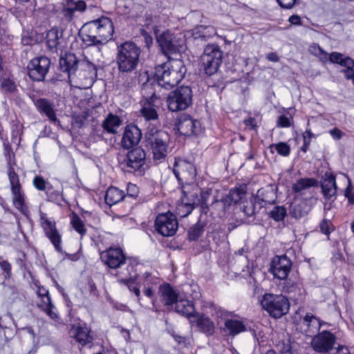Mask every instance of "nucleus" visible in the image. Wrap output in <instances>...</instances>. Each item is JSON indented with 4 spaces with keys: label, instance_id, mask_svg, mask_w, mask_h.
Listing matches in <instances>:
<instances>
[{
    "label": "nucleus",
    "instance_id": "1",
    "mask_svg": "<svg viewBox=\"0 0 354 354\" xmlns=\"http://www.w3.org/2000/svg\"><path fill=\"white\" fill-rule=\"evenodd\" d=\"M140 53V48L133 41H125L118 46L116 62L119 71L129 73L136 69Z\"/></svg>",
    "mask_w": 354,
    "mask_h": 354
},
{
    "label": "nucleus",
    "instance_id": "2",
    "mask_svg": "<svg viewBox=\"0 0 354 354\" xmlns=\"http://www.w3.org/2000/svg\"><path fill=\"white\" fill-rule=\"evenodd\" d=\"M174 67L167 70L165 69V65L156 67L157 86L165 88H167L166 86H170L171 88H174L175 86H176V88H189L188 86H178L186 73V68L183 62L179 59L176 60V67L177 68H174Z\"/></svg>",
    "mask_w": 354,
    "mask_h": 354
},
{
    "label": "nucleus",
    "instance_id": "3",
    "mask_svg": "<svg viewBox=\"0 0 354 354\" xmlns=\"http://www.w3.org/2000/svg\"><path fill=\"white\" fill-rule=\"evenodd\" d=\"M145 139L151 147L154 161L161 162L168 153L169 135L164 131L150 130L145 133Z\"/></svg>",
    "mask_w": 354,
    "mask_h": 354
},
{
    "label": "nucleus",
    "instance_id": "4",
    "mask_svg": "<svg viewBox=\"0 0 354 354\" xmlns=\"http://www.w3.org/2000/svg\"><path fill=\"white\" fill-rule=\"evenodd\" d=\"M263 309L274 318H280L287 314L290 308L288 299L282 295L266 293L260 301Z\"/></svg>",
    "mask_w": 354,
    "mask_h": 354
},
{
    "label": "nucleus",
    "instance_id": "5",
    "mask_svg": "<svg viewBox=\"0 0 354 354\" xmlns=\"http://www.w3.org/2000/svg\"><path fill=\"white\" fill-rule=\"evenodd\" d=\"M222 59L223 51L217 44L207 45L201 56L205 73L209 76L215 74L222 63Z\"/></svg>",
    "mask_w": 354,
    "mask_h": 354
},
{
    "label": "nucleus",
    "instance_id": "6",
    "mask_svg": "<svg viewBox=\"0 0 354 354\" xmlns=\"http://www.w3.org/2000/svg\"><path fill=\"white\" fill-rule=\"evenodd\" d=\"M81 60H79L76 55L71 53H66L59 58V68L67 74L68 83L74 88H91L92 84L82 87L77 84L76 73L77 72Z\"/></svg>",
    "mask_w": 354,
    "mask_h": 354
},
{
    "label": "nucleus",
    "instance_id": "7",
    "mask_svg": "<svg viewBox=\"0 0 354 354\" xmlns=\"http://www.w3.org/2000/svg\"><path fill=\"white\" fill-rule=\"evenodd\" d=\"M192 90H173L167 98L169 111L176 112L185 110L192 104Z\"/></svg>",
    "mask_w": 354,
    "mask_h": 354
},
{
    "label": "nucleus",
    "instance_id": "8",
    "mask_svg": "<svg viewBox=\"0 0 354 354\" xmlns=\"http://www.w3.org/2000/svg\"><path fill=\"white\" fill-rule=\"evenodd\" d=\"M173 172L179 182L191 184L195 181L196 167L192 162L180 158H175Z\"/></svg>",
    "mask_w": 354,
    "mask_h": 354
},
{
    "label": "nucleus",
    "instance_id": "9",
    "mask_svg": "<svg viewBox=\"0 0 354 354\" xmlns=\"http://www.w3.org/2000/svg\"><path fill=\"white\" fill-rule=\"evenodd\" d=\"M336 341L337 337L333 333L323 330L312 338L310 346L315 352L325 354L334 348Z\"/></svg>",
    "mask_w": 354,
    "mask_h": 354
},
{
    "label": "nucleus",
    "instance_id": "10",
    "mask_svg": "<svg viewBox=\"0 0 354 354\" xmlns=\"http://www.w3.org/2000/svg\"><path fill=\"white\" fill-rule=\"evenodd\" d=\"M178 227L176 217L172 213L159 214L155 221L156 230L163 236L174 235Z\"/></svg>",
    "mask_w": 354,
    "mask_h": 354
},
{
    "label": "nucleus",
    "instance_id": "11",
    "mask_svg": "<svg viewBox=\"0 0 354 354\" xmlns=\"http://www.w3.org/2000/svg\"><path fill=\"white\" fill-rule=\"evenodd\" d=\"M86 27L92 28L96 32L97 37L103 44L110 41L114 32L113 24L111 19L106 17H102L97 19L93 20L86 24Z\"/></svg>",
    "mask_w": 354,
    "mask_h": 354
},
{
    "label": "nucleus",
    "instance_id": "12",
    "mask_svg": "<svg viewBox=\"0 0 354 354\" xmlns=\"http://www.w3.org/2000/svg\"><path fill=\"white\" fill-rule=\"evenodd\" d=\"M175 127L185 136H196L201 131V122L186 113H182L176 118Z\"/></svg>",
    "mask_w": 354,
    "mask_h": 354
},
{
    "label": "nucleus",
    "instance_id": "13",
    "mask_svg": "<svg viewBox=\"0 0 354 354\" xmlns=\"http://www.w3.org/2000/svg\"><path fill=\"white\" fill-rule=\"evenodd\" d=\"M156 39L162 52L168 57L180 52L181 41L170 31H164L157 36Z\"/></svg>",
    "mask_w": 354,
    "mask_h": 354
},
{
    "label": "nucleus",
    "instance_id": "14",
    "mask_svg": "<svg viewBox=\"0 0 354 354\" xmlns=\"http://www.w3.org/2000/svg\"><path fill=\"white\" fill-rule=\"evenodd\" d=\"M100 258L102 261L110 268H120L122 265H129V261L133 264L131 259L125 257L122 249L119 248H111L101 254Z\"/></svg>",
    "mask_w": 354,
    "mask_h": 354
},
{
    "label": "nucleus",
    "instance_id": "15",
    "mask_svg": "<svg viewBox=\"0 0 354 354\" xmlns=\"http://www.w3.org/2000/svg\"><path fill=\"white\" fill-rule=\"evenodd\" d=\"M8 178L13 196L12 201L14 206L19 209L21 214L27 215L28 208L25 204V196L21 189L18 174L8 175Z\"/></svg>",
    "mask_w": 354,
    "mask_h": 354
},
{
    "label": "nucleus",
    "instance_id": "16",
    "mask_svg": "<svg viewBox=\"0 0 354 354\" xmlns=\"http://www.w3.org/2000/svg\"><path fill=\"white\" fill-rule=\"evenodd\" d=\"M124 162L127 171L142 174L146 162L145 151L140 147L131 150L128 152Z\"/></svg>",
    "mask_w": 354,
    "mask_h": 354
},
{
    "label": "nucleus",
    "instance_id": "17",
    "mask_svg": "<svg viewBox=\"0 0 354 354\" xmlns=\"http://www.w3.org/2000/svg\"><path fill=\"white\" fill-rule=\"evenodd\" d=\"M292 262L286 255L276 256L272 259L270 272L274 277L286 279L290 271Z\"/></svg>",
    "mask_w": 354,
    "mask_h": 354
},
{
    "label": "nucleus",
    "instance_id": "18",
    "mask_svg": "<svg viewBox=\"0 0 354 354\" xmlns=\"http://www.w3.org/2000/svg\"><path fill=\"white\" fill-rule=\"evenodd\" d=\"M158 295L160 302L168 310L174 309V305L178 300V295L170 284L160 285L158 288Z\"/></svg>",
    "mask_w": 354,
    "mask_h": 354
},
{
    "label": "nucleus",
    "instance_id": "19",
    "mask_svg": "<svg viewBox=\"0 0 354 354\" xmlns=\"http://www.w3.org/2000/svg\"><path fill=\"white\" fill-rule=\"evenodd\" d=\"M330 64H338L344 67L342 72L344 73V77H351L353 68H354V60L352 58L339 52H333L330 53Z\"/></svg>",
    "mask_w": 354,
    "mask_h": 354
},
{
    "label": "nucleus",
    "instance_id": "20",
    "mask_svg": "<svg viewBox=\"0 0 354 354\" xmlns=\"http://www.w3.org/2000/svg\"><path fill=\"white\" fill-rule=\"evenodd\" d=\"M90 333L88 327L82 326H73L70 331L71 337L79 344L80 347L91 346L93 338Z\"/></svg>",
    "mask_w": 354,
    "mask_h": 354
},
{
    "label": "nucleus",
    "instance_id": "21",
    "mask_svg": "<svg viewBox=\"0 0 354 354\" xmlns=\"http://www.w3.org/2000/svg\"><path fill=\"white\" fill-rule=\"evenodd\" d=\"M141 138V131L137 126L128 125L123 133L121 145L124 149H130L138 144Z\"/></svg>",
    "mask_w": 354,
    "mask_h": 354
},
{
    "label": "nucleus",
    "instance_id": "22",
    "mask_svg": "<svg viewBox=\"0 0 354 354\" xmlns=\"http://www.w3.org/2000/svg\"><path fill=\"white\" fill-rule=\"evenodd\" d=\"M321 189L324 197L329 201L335 199L337 191L335 176L330 173H326L321 182Z\"/></svg>",
    "mask_w": 354,
    "mask_h": 354
},
{
    "label": "nucleus",
    "instance_id": "23",
    "mask_svg": "<svg viewBox=\"0 0 354 354\" xmlns=\"http://www.w3.org/2000/svg\"><path fill=\"white\" fill-rule=\"evenodd\" d=\"M46 236L50 240L55 250L57 252L63 254L62 235L57 229L55 221L46 219Z\"/></svg>",
    "mask_w": 354,
    "mask_h": 354
},
{
    "label": "nucleus",
    "instance_id": "24",
    "mask_svg": "<svg viewBox=\"0 0 354 354\" xmlns=\"http://www.w3.org/2000/svg\"><path fill=\"white\" fill-rule=\"evenodd\" d=\"M196 318L194 323L198 330L207 336H212L215 332V325L212 319L205 314L196 313L195 315ZM192 324L194 321L190 320Z\"/></svg>",
    "mask_w": 354,
    "mask_h": 354
},
{
    "label": "nucleus",
    "instance_id": "25",
    "mask_svg": "<svg viewBox=\"0 0 354 354\" xmlns=\"http://www.w3.org/2000/svg\"><path fill=\"white\" fill-rule=\"evenodd\" d=\"M41 58L35 57L28 65V76L33 81L41 82L44 80V69L40 65Z\"/></svg>",
    "mask_w": 354,
    "mask_h": 354
},
{
    "label": "nucleus",
    "instance_id": "26",
    "mask_svg": "<svg viewBox=\"0 0 354 354\" xmlns=\"http://www.w3.org/2000/svg\"><path fill=\"white\" fill-rule=\"evenodd\" d=\"M94 32L92 28L86 27V24L84 26V30L80 32L79 35L86 47L103 45L97 35H94Z\"/></svg>",
    "mask_w": 354,
    "mask_h": 354
},
{
    "label": "nucleus",
    "instance_id": "27",
    "mask_svg": "<svg viewBox=\"0 0 354 354\" xmlns=\"http://www.w3.org/2000/svg\"><path fill=\"white\" fill-rule=\"evenodd\" d=\"M175 310L178 314L191 319L197 313L192 301L188 299H178L175 303Z\"/></svg>",
    "mask_w": 354,
    "mask_h": 354
},
{
    "label": "nucleus",
    "instance_id": "28",
    "mask_svg": "<svg viewBox=\"0 0 354 354\" xmlns=\"http://www.w3.org/2000/svg\"><path fill=\"white\" fill-rule=\"evenodd\" d=\"M283 291L289 294L295 299H299L305 293L302 284L298 281H294L291 279L286 280L283 286Z\"/></svg>",
    "mask_w": 354,
    "mask_h": 354
},
{
    "label": "nucleus",
    "instance_id": "29",
    "mask_svg": "<svg viewBox=\"0 0 354 354\" xmlns=\"http://www.w3.org/2000/svg\"><path fill=\"white\" fill-rule=\"evenodd\" d=\"M312 207L308 204L306 200H301L298 203H293L290 205V214L292 217L299 219L306 216L311 210Z\"/></svg>",
    "mask_w": 354,
    "mask_h": 354
},
{
    "label": "nucleus",
    "instance_id": "30",
    "mask_svg": "<svg viewBox=\"0 0 354 354\" xmlns=\"http://www.w3.org/2000/svg\"><path fill=\"white\" fill-rule=\"evenodd\" d=\"M223 330L229 335L235 336L242 332L245 331L246 327L243 322L240 320L227 319L225 321V327Z\"/></svg>",
    "mask_w": 354,
    "mask_h": 354
},
{
    "label": "nucleus",
    "instance_id": "31",
    "mask_svg": "<svg viewBox=\"0 0 354 354\" xmlns=\"http://www.w3.org/2000/svg\"><path fill=\"white\" fill-rule=\"evenodd\" d=\"M3 146V156L6 158L8 176L17 174L15 172V167L16 166L15 155L12 152V149L10 144L8 141H4Z\"/></svg>",
    "mask_w": 354,
    "mask_h": 354
},
{
    "label": "nucleus",
    "instance_id": "32",
    "mask_svg": "<svg viewBox=\"0 0 354 354\" xmlns=\"http://www.w3.org/2000/svg\"><path fill=\"white\" fill-rule=\"evenodd\" d=\"M244 249L241 248L238 251L235 252L234 259H236V261L241 263L243 266H236L235 265V273L241 274H250V262L247 256L243 255Z\"/></svg>",
    "mask_w": 354,
    "mask_h": 354
},
{
    "label": "nucleus",
    "instance_id": "33",
    "mask_svg": "<svg viewBox=\"0 0 354 354\" xmlns=\"http://www.w3.org/2000/svg\"><path fill=\"white\" fill-rule=\"evenodd\" d=\"M123 191L117 187H109L105 194V202L109 206L115 205L125 198Z\"/></svg>",
    "mask_w": 354,
    "mask_h": 354
},
{
    "label": "nucleus",
    "instance_id": "34",
    "mask_svg": "<svg viewBox=\"0 0 354 354\" xmlns=\"http://www.w3.org/2000/svg\"><path fill=\"white\" fill-rule=\"evenodd\" d=\"M183 196L182 200L185 199L187 204L191 205L194 208L196 205H198L201 201L205 198L204 194H202L200 189L196 187L190 192H183Z\"/></svg>",
    "mask_w": 354,
    "mask_h": 354
},
{
    "label": "nucleus",
    "instance_id": "35",
    "mask_svg": "<svg viewBox=\"0 0 354 354\" xmlns=\"http://www.w3.org/2000/svg\"><path fill=\"white\" fill-rule=\"evenodd\" d=\"M318 180L314 178H301L293 184L292 188L295 193H300L303 190L313 187H318Z\"/></svg>",
    "mask_w": 354,
    "mask_h": 354
},
{
    "label": "nucleus",
    "instance_id": "36",
    "mask_svg": "<svg viewBox=\"0 0 354 354\" xmlns=\"http://www.w3.org/2000/svg\"><path fill=\"white\" fill-rule=\"evenodd\" d=\"M60 35L57 28H52L46 35V44L52 53H56L59 44Z\"/></svg>",
    "mask_w": 354,
    "mask_h": 354
},
{
    "label": "nucleus",
    "instance_id": "37",
    "mask_svg": "<svg viewBox=\"0 0 354 354\" xmlns=\"http://www.w3.org/2000/svg\"><path fill=\"white\" fill-rule=\"evenodd\" d=\"M121 120L117 115L111 113L102 122V127L109 133H115L117 129L120 126Z\"/></svg>",
    "mask_w": 354,
    "mask_h": 354
},
{
    "label": "nucleus",
    "instance_id": "38",
    "mask_svg": "<svg viewBox=\"0 0 354 354\" xmlns=\"http://www.w3.org/2000/svg\"><path fill=\"white\" fill-rule=\"evenodd\" d=\"M138 84L142 87L157 86L156 70L153 76H151L148 71L140 72L137 77Z\"/></svg>",
    "mask_w": 354,
    "mask_h": 354
},
{
    "label": "nucleus",
    "instance_id": "39",
    "mask_svg": "<svg viewBox=\"0 0 354 354\" xmlns=\"http://www.w3.org/2000/svg\"><path fill=\"white\" fill-rule=\"evenodd\" d=\"M80 68L81 71L87 73L88 74H83L86 79H89L91 82L97 77V66L88 59L81 60Z\"/></svg>",
    "mask_w": 354,
    "mask_h": 354
},
{
    "label": "nucleus",
    "instance_id": "40",
    "mask_svg": "<svg viewBox=\"0 0 354 354\" xmlns=\"http://www.w3.org/2000/svg\"><path fill=\"white\" fill-rule=\"evenodd\" d=\"M230 207L227 201L223 197L221 200H215L210 206L211 213L218 217H222L225 214L227 209Z\"/></svg>",
    "mask_w": 354,
    "mask_h": 354
},
{
    "label": "nucleus",
    "instance_id": "41",
    "mask_svg": "<svg viewBox=\"0 0 354 354\" xmlns=\"http://www.w3.org/2000/svg\"><path fill=\"white\" fill-rule=\"evenodd\" d=\"M254 198H257V203L261 206H263V203L265 204H271L274 203L275 200V196L271 188L268 189L261 188L257 191V196L254 197Z\"/></svg>",
    "mask_w": 354,
    "mask_h": 354
},
{
    "label": "nucleus",
    "instance_id": "42",
    "mask_svg": "<svg viewBox=\"0 0 354 354\" xmlns=\"http://www.w3.org/2000/svg\"><path fill=\"white\" fill-rule=\"evenodd\" d=\"M303 324L307 327V330L313 333L319 330L322 326L319 319L309 313L304 317Z\"/></svg>",
    "mask_w": 354,
    "mask_h": 354
},
{
    "label": "nucleus",
    "instance_id": "43",
    "mask_svg": "<svg viewBox=\"0 0 354 354\" xmlns=\"http://www.w3.org/2000/svg\"><path fill=\"white\" fill-rule=\"evenodd\" d=\"M124 274L127 277L129 276V277L121 279L120 282L127 286L129 290L131 291L133 287H134L133 285L136 281L137 274L134 266L131 261H129V265L127 267V274L124 273Z\"/></svg>",
    "mask_w": 354,
    "mask_h": 354
},
{
    "label": "nucleus",
    "instance_id": "44",
    "mask_svg": "<svg viewBox=\"0 0 354 354\" xmlns=\"http://www.w3.org/2000/svg\"><path fill=\"white\" fill-rule=\"evenodd\" d=\"M245 190L244 187H240L236 189H232L228 194L224 198L227 201L229 205L231 206L233 204L237 203L240 201L245 194Z\"/></svg>",
    "mask_w": 354,
    "mask_h": 354
},
{
    "label": "nucleus",
    "instance_id": "45",
    "mask_svg": "<svg viewBox=\"0 0 354 354\" xmlns=\"http://www.w3.org/2000/svg\"><path fill=\"white\" fill-rule=\"evenodd\" d=\"M40 93L41 90H30L28 95L37 106L38 111L41 113H44V98L40 96Z\"/></svg>",
    "mask_w": 354,
    "mask_h": 354
},
{
    "label": "nucleus",
    "instance_id": "46",
    "mask_svg": "<svg viewBox=\"0 0 354 354\" xmlns=\"http://www.w3.org/2000/svg\"><path fill=\"white\" fill-rule=\"evenodd\" d=\"M24 277L35 286L38 297L42 299L44 297V295L41 293V289L43 288V286L40 285L39 281L36 279L33 273L30 270L24 271Z\"/></svg>",
    "mask_w": 354,
    "mask_h": 354
},
{
    "label": "nucleus",
    "instance_id": "47",
    "mask_svg": "<svg viewBox=\"0 0 354 354\" xmlns=\"http://www.w3.org/2000/svg\"><path fill=\"white\" fill-rule=\"evenodd\" d=\"M71 223L73 227L82 236L86 234V230L80 217L73 213L71 218Z\"/></svg>",
    "mask_w": 354,
    "mask_h": 354
},
{
    "label": "nucleus",
    "instance_id": "48",
    "mask_svg": "<svg viewBox=\"0 0 354 354\" xmlns=\"http://www.w3.org/2000/svg\"><path fill=\"white\" fill-rule=\"evenodd\" d=\"M257 203V198L251 197L249 201H245L242 206L241 209L245 216L250 217L255 214V204Z\"/></svg>",
    "mask_w": 354,
    "mask_h": 354
},
{
    "label": "nucleus",
    "instance_id": "49",
    "mask_svg": "<svg viewBox=\"0 0 354 354\" xmlns=\"http://www.w3.org/2000/svg\"><path fill=\"white\" fill-rule=\"evenodd\" d=\"M268 215L275 221H281L286 216V209L284 206H274L268 212Z\"/></svg>",
    "mask_w": 354,
    "mask_h": 354
},
{
    "label": "nucleus",
    "instance_id": "50",
    "mask_svg": "<svg viewBox=\"0 0 354 354\" xmlns=\"http://www.w3.org/2000/svg\"><path fill=\"white\" fill-rule=\"evenodd\" d=\"M203 231V225L200 222L196 223L188 231L187 236L189 240H197L202 235Z\"/></svg>",
    "mask_w": 354,
    "mask_h": 354
},
{
    "label": "nucleus",
    "instance_id": "51",
    "mask_svg": "<svg viewBox=\"0 0 354 354\" xmlns=\"http://www.w3.org/2000/svg\"><path fill=\"white\" fill-rule=\"evenodd\" d=\"M193 209L194 207L191 205L187 204L185 199H183L182 202L177 205L176 212L178 216L184 218L188 216Z\"/></svg>",
    "mask_w": 354,
    "mask_h": 354
},
{
    "label": "nucleus",
    "instance_id": "52",
    "mask_svg": "<svg viewBox=\"0 0 354 354\" xmlns=\"http://www.w3.org/2000/svg\"><path fill=\"white\" fill-rule=\"evenodd\" d=\"M0 269L2 271L3 278L5 280L10 279L12 277V266L7 261L0 257Z\"/></svg>",
    "mask_w": 354,
    "mask_h": 354
},
{
    "label": "nucleus",
    "instance_id": "53",
    "mask_svg": "<svg viewBox=\"0 0 354 354\" xmlns=\"http://www.w3.org/2000/svg\"><path fill=\"white\" fill-rule=\"evenodd\" d=\"M270 147L271 149L272 147H274L277 152L279 155L283 156H287L290 153V146L286 142H279L275 145L273 144V145H271Z\"/></svg>",
    "mask_w": 354,
    "mask_h": 354
},
{
    "label": "nucleus",
    "instance_id": "54",
    "mask_svg": "<svg viewBox=\"0 0 354 354\" xmlns=\"http://www.w3.org/2000/svg\"><path fill=\"white\" fill-rule=\"evenodd\" d=\"M277 349L280 354H293L292 347L290 340L279 342L277 345Z\"/></svg>",
    "mask_w": 354,
    "mask_h": 354
},
{
    "label": "nucleus",
    "instance_id": "55",
    "mask_svg": "<svg viewBox=\"0 0 354 354\" xmlns=\"http://www.w3.org/2000/svg\"><path fill=\"white\" fill-rule=\"evenodd\" d=\"M66 5L71 6L75 12H83L86 10L87 6L84 1L66 0Z\"/></svg>",
    "mask_w": 354,
    "mask_h": 354
},
{
    "label": "nucleus",
    "instance_id": "56",
    "mask_svg": "<svg viewBox=\"0 0 354 354\" xmlns=\"http://www.w3.org/2000/svg\"><path fill=\"white\" fill-rule=\"evenodd\" d=\"M46 297H47L48 301V306L46 308V313L52 319L59 322V317L57 312L55 310V308L51 304L50 299L48 296V291H46Z\"/></svg>",
    "mask_w": 354,
    "mask_h": 354
},
{
    "label": "nucleus",
    "instance_id": "57",
    "mask_svg": "<svg viewBox=\"0 0 354 354\" xmlns=\"http://www.w3.org/2000/svg\"><path fill=\"white\" fill-rule=\"evenodd\" d=\"M320 231L329 236L331 232L335 230L333 225L330 220L323 219L319 223Z\"/></svg>",
    "mask_w": 354,
    "mask_h": 354
},
{
    "label": "nucleus",
    "instance_id": "58",
    "mask_svg": "<svg viewBox=\"0 0 354 354\" xmlns=\"http://www.w3.org/2000/svg\"><path fill=\"white\" fill-rule=\"evenodd\" d=\"M46 116H47L49 120L55 125H60L59 121L57 119L54 110L53 109L50 103L47 101H46Z\"/></svg>",
    "mask_w": 354,
    "mask_h": 354
},
{
    "label": "nucleus",
    "instance_id": "59",
    "mask_svg": "<svg viewBox=\"0 0 354 354\" xmlns=\"http://www.w3.org/2000/svg\"><path fill=\"white\" fill-rule=\"evenodd\" d=\"M141 113L143 117L147 120H155L158 118V113L156 111L150 106H144L141 109Z\"/></svg>",
    "mask_w": 354,
    "mask_h": 354
},
{
    "label": "nucleus",
    "instance_id": "60",
    "mask_svg": "<svg viewBox=\"0 0 354 354\" xmlns=\"http://www.w3.org/2000/svg\"><path fill=\"white\" fill-rule=\"evenodd\" d=\"M37 40L35 39L32 33L28 31H24L21 35V43L24 46H32L36 43Z\"/></svg>",
    "mask_w": 354,
    "mask_h": 354
},
{
    "label": "nucleus",
    "instance_id": "61",
    "mask_svg": "<svg viewBox=\"0 0 354 354\" xmlns=\"http://www.w3.org/2000/svg\"><path fill=\"white\" fill-rule=\"evenodd\" d=\"M26 254L22 251H19L18 257L16 259V263L23 272L26 270H30L26 266Z\"/></svg>",
    "mask_w": 354,
    "mask_h": 354
},
{
    "label": "nucleus",
    "instance_id": "62",
    "mask_svg": "<svg viewBox=\"0 0 354 354\" xmlns=\"http://www.w3.org/2000/svg\"><path fill=\"white\" fill-rule=\"evenodd\" d=\"M344 196L347 198L349 204L354 205V187L350 180H348V184L345 189Z\"/></svg>",
    "mask_w": 354,
    "mask_h": 354
},
{
    "label": "nucleus",
    "instance_id": "63",
    "mask_svg": "<svg viewBox=\"0 0 354 354\" xmlns=\"http://www.w3.org/2000/svg\"><path fill=\"white\" fill-rule=\"evenodd\" d=\"M277 126L281 128L289 127L291 126L290 119L286 115H281L277 118Z\"/></svg>",
    "mask_w": 354,
    "mask_h": 354
},
{
    "label": "nucleus",
    "instance_id": "64",
    "mask_svg": "<svg viewBox=\"0 0 354 354\" xmlns=\"http://www.w3.org/2000/svg\"><path fill=\"white\" fill-rule=\"evenodd\" d=\"M138 194V188L136 185L129 183L127 188V196L131 198H136Z\"/></svg>",
    "mask_w": 354,
    "mask_h": 354
}]
</instances>
